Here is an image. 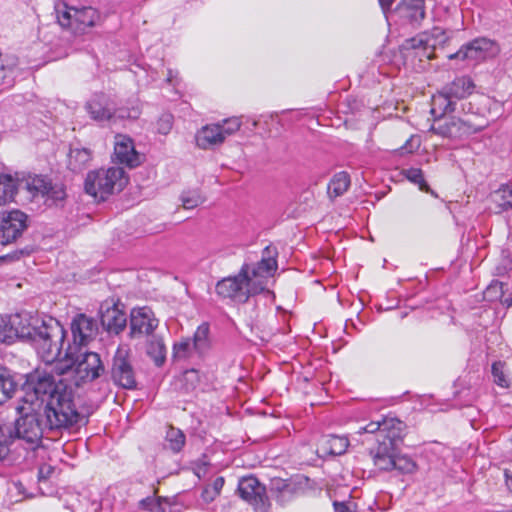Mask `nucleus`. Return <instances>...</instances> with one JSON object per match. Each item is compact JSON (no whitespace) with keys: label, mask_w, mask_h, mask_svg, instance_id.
<instances>
[{"label":"nucleus","mask_w":512,"mask_h":512,"mask_svg":"<svg viewBox=\"0 0 512 512\" xmlns=\"http://www.w3.org/2000/svg\"><path fill=\"white\" fill-rule=\"evenodd\" d=\"M22 402L43 409L51 429L68 428L78 424L83 417L78 413L73 390L66 376L55 370H36L27 380Z\"/></svg>","instance_id":"f257e3e1"},{"label":"nucleus","mask_w":512,"mask_h":512,"mask_svg":"<svg viewBox=\"0 0 512 512\" xmlns=\"http://www.w3.org/2000/svg\"><path fill=\"white\" fill-rule=\"evenodd\" d=\"M65 356V361L55 364V370L58 375L66 376L71 386L79 387L92 382L105 371L100 356L95 352H82L80 348L76 353L75 348L70 345Z\"/></svg>","instance_id":"f03ea898"},{"label":"nucleus","mask_w":512,"mask_h":512,"mask_svg":"<svg viewBox=\"0 0 512 512\" xmlns=\"http://www.w3.org/2000/svg\"><path fill=\"white\" fill-rule=\"evenodd\" d=\"M128 183V177L121 167L98 169L87 174L84 188L87 194L98 201L121 192Z\"/></svg>","instance_id":"7ed1b4c3"},{"label":"nucleus","mask_w":512,"mask_h":512,"mask_svg":"<svg viewBox=\"0 0 512 512\" xmlns=\"http://www.w3.org/2000/svg\"><path fill=\"white\" fill-rule=\"evenodd\" d=\"M32 343L43 362L52 364L61 354L65 339L63 326L54 318L41 320Z\"/></svg>","instance_id":"20e7f679"},{"label":"nucleus","mask_w":512,"mask_h":512,"mask_svg":"<svg viewBox=\"0 0 512 512\" xmlns=\"http://www.w3.org/2000/svg\"><path fill=\"white\" fill-rule=\"evenodd\" d=\"M215 289L220 297L245 303L250 296L264 291V283L259 279L253 280L250 276V266L244 264L237 275L218 281Z\"/></svg>","instance_id":"39448f33"},{"label":"nucleus","mask_w":512,"mask_h":512,"mask_svg":"<svg viewBox=\"0 0 512 512\" xmlns=\"http://www.w3.org/2000/svg\"><path fill=\"white\" fill-rule=\"evenodd\" d=\"M16 411L21 415L15 422V437L25 441L32 447L38 446L43 437L44 429L47 427V418L43 409L30 404H19Z\"/></svg>","instance_id":"423d86ee"},{"label":"nucleus","mask_w":512,"mask_h":512,"mask_svg":"<svg viewBox=\"0 0 512 512\" xmlns=\"http://www.w3.org/2000/svg\"><path fill=\"white\" fill-rule=\"evenodd\" d=\"M99 18V13L92 7H65L64 10H57L58 23L75 35L83 34L95 26Z\"/></svg>","instance_id":"0eeeda50"},{"label":"nucleus","mask_w":512,"mask_h":512,"mask_svg":"<svg viewBox=\"0 0 512 512\" xmlns=\"http://www.w3.org/2000/svg\"><path fill=\"white\" fill-rule=\"evenodd\" d=\"M113 383L124 389H135L137 386L136 372L130 358V348L121 345L116 350L110 369Z\"/></svg>","instance_id":"6e6552de"},{"label":"nucleus","mask_w":512,"mask_h":512,"mask_svg":"<svg viewBox=\"0 0 512 512\" xmlns=\"http://www.w3.org/2000/svg\"><path fill=\"white\" fill-rule=\"evenodd\" d=\"M482 128L472 124L468 119L446 116L434 119L431 131L441 137L456 140L479 132Z\"/></svg>","instance_id":"1a4fd4ad"},{"label":"nucleus","mask_w":512,"mask_h":512,"mask_svg":"<svg viewBox=\"0 0 512 512\" xmlns=\"http://www.w3.org/2000/svg\"><path fill=\"white\" fill-rule=\"evenodd\" d=\"M499 52V45L495 41L482 37L463 45L456 53L450 54L448 58L451 60L483 61L497 56Z\"/></svg>","instance_id":"9d476101"},{"label":"nucleus","mask_w":512,"mask_h":512,"mask_svg":"<svg viewBox=\"0 0 512 512\" xmlns=\"http://www.w3.org/2000/svg\"><path fill=\"white\" fill-rule=\"evenodd\" d=\"M238 493L243 500L254 507L256 512H267L269 503L266 488L256 477L241 478L238 483Z\"/></svg>","instance_id":"9b49d317"},{"label":"nucleus","mask_w":512,"mask_h":512,"mask_svg":"<svg viewBox=\"0 0 512 512\" xmlns=\"http://www.w3.org/2000/svg\"><path fill=\"white\" fill-rule=\"evenodd\" d=\"M28 216L20 210L3 214L0 225V243L7 245L19 238L28 227Z\"/></svg>","instance_id":"f8f14e48"},{"label":"nucleus","mask_w":512,"mask_h":512,"mask_svg":"<svg viewBox=\"0 0 512 512\" xmlns=\"http://www.w3.org/2000/svg\"><path fill=\"white\" fill-rule=\"evenodd\" d=\"M402 438H377V446L370 450L374 465L383 471L393 468V461L398 453V444Z\"/></svg>","instance_id":"ddd939ff"},{"label":"nucleus","mask_w":512,"mask_h":512,"mask_svg":"<svg viewBox=\"0 0 512 512\" xmlns=\"http://www.w3.org/2000/svg\"><path fill=\"white\" fill-rule=\"evenodd\" d=\"M159 321L155 318L153 311L148 307L133 309L130 318V336L138 338L154 335Z\"/></svg>","instance_id":"4468645a"},{"label":"nucleus","mask_w":512,"mask_h":512,"mask_svg":"<svg viewBox=\"0 0 512 512\" xmlns=\"http://www.w3.org/2000/svg\"><path fill=\"white\" fill-rule=\"evenodd\" d=\"M90 118L98 123L111 122L115 113V103L105 94H95L85 104Z\"/></svg>","instance_id":"2eb2a0df"},{"label":"nucleus","mask_w":512,"mask_h":512,"mask_svg":"<svg viewBox=\"0 0 512 512\" xmlns=\"http://www.w3.org/2000/svg\"><path fill=\"white\" fill-rule=\"evenodd\" d=\"M404 423L396 418H384L382 421H372L361 428L358 434H376L377 438H402Z\"/></svg>","instance_id":"dca6fc26"},{"label":"nucleus","mask_w":512,"mask_h":512,"mask_svg":"<svg viewBox=\"0 0 512 512\" xmlns=\"http://www.w3.org/2000/svg\"><path fill=\"white\" fill-rule=\"evenodd\" d=\"M71 332L73 337L72 347L80 348L87 345L94 338L97 332V323L84 314H78L71 322Z\"/></svg>","instance_id":"f3484780"},{"label":"nucleus","mask_w":512,"mask_h":512,"mask_svg":"<svg viewBox=\"0 0 512 512\" xmlns=\"http://www.w3.org/2000/svg\"><path fill=\"white\" fill-rule=\"evenodd\" d=\"M114 158L120 164L130 168L138 166L141 162L140 155L135 150L132 139L122 134L115 136Z\"/></svg>","instance_id":"a211bd4d"},{"label":"nucleus","mask_w":512,"mask_h":512,"mask_svg":"<svg viewBox=\"0 0 512 512\" xmlns=\"http://www.w3.org/2000/svg\"><path fill=\"white\" fill-rule=\"evenodd\" d=\"M101 324L109 332L119 334L127 324L126 314L116 305L101 306Z\"/></svg>","instance_id":"6ab92c4d"},{"label":"nucleus","mask_w":512,"mask_h":512,"mask_svg":"<svg viewBox=\"0 0 512 512\" xmlns=\"http://www.w3.org/2000/svg\"><path fill=\"white\" fill-rule=\"evenodd\" d=\"M396 14L404 22L418 25L425 17L424 0H403L398 4Z\"/></svg>","instance_id":"aec40b11"},{"label":"nucleus","mask_w":512,"mask_h":512,"mask_svg":"<svg viewBox=\"0 0 512 512\" xmlns=\"http://www.w3.org/2000/svg\"><path fill=\"white\" fill-rule=\"evenodd\" d=\"M196 144L201 149H212L225 141V134L221 132V124H211L202 127L195 136Z\"/></svg>","instance_id":"412c9836"},{"label":"nucleus","mask_w":512,"mask_h":512,"mask_svg":"<svg viewBox=\"0 0 512 512\" xmlns=\"http://www.w3.org/2000/svg\"><path fill=\"white\" fill-rule=\"evenodd\" d=\"M277 268V262L269 246L263 251L262 259L257 263L256 266L250 268V276L253 280H262L264 283V289L266 288L267 278Z\"/></svg>","instance_id":"4be33fe9"},{"label":"nucleus","mask_w":512,"mask_h":512,"mask_svg":"<svg viewBox=\"0 0 512 512\" xmlns=\"http://www.w3.org/2000/svg\"><path fill=\"white\" fill-rule=\"evenodd\" d=\"M18 185L20 191H26L31 198L44 197L50 188V181L40 175H28L19 178Z\"/></svg>","instance_id":"5701e85b"},{"label":"nucleus","mask_w":512,"mask_h":512,"mask_svg":"<svg viewBox=\"0 0 512 512\" xmlns=\"http://www.w3.org/2000/svg\"><path fill=\"white\" fill-rule=\"evenodd\" d=\"M349 440L342 436H325L317 446V453L321 457L342 455L347 450Z\"/></svg>","instance_id":"b1692460"},{"label":"nucleus","mask_w":512,"mask_h":512,"mask_svg":"<svg viewBox=\"0 0 512 512\" xmlns=\"http://www.w3.org/2000/svg\"><path fill=\"white\" fill-rule=\"evenodd\" d=\"M443 89L445 90V95L451 97L456 103L457 100L470 96L474 92L475 84L470 77L462 76L445 85Z\"/></svg>","instance_id":"393cba45"},{"label":"nucleus","mask_w":512,"mask_h":512,"mask_svg":"<svg viewBox=\"0 0 512 512\" xmlns=\"http://www.w3.org/2000/svg\"><path fill=\"white\" fill-rule=\"evenodd\" d=\"M402 47L406 51L417 50V56L430 59L435 49V41L429 38L427 32H423L413 38L405 40Z\"/></svg>","instance_id":"a878e982"},{"label":"nucleus","mask_w":512,"mask_h":512,"mask_svg":"<svg viewBox=\"0 0 512 512\" xmlns=\"http://www.w3.org/2000/svg\"><path fill=\"white\" fill-rule=\"evenodd\" d=\"M40 322L38 319L34 320L33 323L26 316L20 314L11 315V327L13 333L16 334V339H29L32 341L33 336L36 334V328L39 327Z\"/></svg>","instance_id":"bb28decb"},{"label":"nucleus","mask_w":512,"mask_h":512,"mask_svg":"<svg viewBox=\"0 0 512 512\" xmlns=\"http://www.w3.org/2000/svg\"><path fill=\"white\" fill-rule=\"evenodd\" d=\"M19 177L8 174L0 175V206L15 201L19 189Z\"/></svg>","instance_id":"cd10ccee"},{"label":"nucleus","mask_w":512,"mask_h":512,"mask_svg":"<svg viewBox=\"0 0 512 512\" xmlns=\"http://www.w3.org/2000/svg\"><path fill=\"white\" fill-rule=\"evenodd\" d=\"M92 160V151L88 148H71L68 154V168L73 172H81Z\"/></svg>","instance_id":"c85d7f7f"},{"label":"nucleus","mask_w":512,"mask_h":512,"mask_svg":"<svg viewBox=\"0 0 512 512\" xmlns=\"http://www.w3.org/2000/svg\"><path fill=\"white\" fill-rule=\"evenodd\" d=\"M146 354L156 366H162L166 360V347L163 339L157 335L149 336L146 344Z\"/></svg>","instance_id":"c756f323"},{"label":"nucleus","mask_w":512,"mask_h":512,"mask_svg":"<svg viewBox=\"0 0 512 512\" xmlns=\"http://www.w3.org/2000/svg\"><path fill=\"white\" fill-rule=\"evenodd\" d=\"M455 110V102L451 97L445 95V90L442 88L432 98L431 114L434 119L439 117H445L444 114L447 112H453Z\"/></svg>","instance_id":"7c9ffc66"},{"label":"nucleus","mask_w":512,"mask_h":512,"mask_svg":"<svg viewBox=\"0 0 512 512\" xmlns=\"http://www.w3.org/2000/svg\"><path fill=\"white\" fill-rule=\"evenodd\" d=\"M492 199L499 208L497 212L512 209V182L502 184L492 193Z\"/></svg>","instance_id":"2f4dec72"},{"label":"nucleus","mask_w":512,"mask_h":512,"mask_svg":"<svg viewBox=\"0 0 512 512\" xmlns=\"http://www.w3.org/2000/svg\"><path fill=\"white\" fill-rule=\"evenodd\" d=\"M17 389V383L12 373L5 367L0 366V403L11 398Z\"/></svg>","instance_id":"473e14b6"},{"label":"nucleus","mask_w":512,"mask_h":512,"mask_svg":"<svg viewBox=\"0 0 512 512\" xmlns=\"http://www.w3.org/2000/svg\"><path fill=\"white\" fill-rule=\"evenodd\" d=\"M350 186V177L346 172H339L334 175L328 185V194L330 197L343 195Z\"/></svg>","instance_id":"72a5a7b5"},{"label":"nucleus","mask_w":512,"mask_h":512,"mask_svg":"<svg viewBox=\"0 0 512 512\" xmlns=\"http://www.w3.org/2000/svg\"><path fill=\"white\" fill-rule=\"evenodd\" d=\"M185 440V434L180 429L170 426L165 436V448L178 453L183 448Z\"/></svg>","instance_id":"f704fd0d"},{"label":"nucleus","mask_w":512,"mask_h":512,"mask_svg":"<svg viewBox=\"0 0 512 512\" xmlns=\"http://www.w3.org/2000/svg\"><path fill=\"white\" fill-rule=\"evenodd\" d=\"M193 347L195 351L202 353L209 347V324L204 322L198 326L193 335Z\"/></svg>","instance_id":"c9c22d12"},{"label":"nucleus","mask_w":512,"mask_h":512,"mask_svg":"<svg viewBox=\"0 0 512 512\" xmlns=\"http://www.w3.org/2000/svg\"><path fill=\"white\" fill-rule=\"evenodd\" d=\"M224 483V477L219 476L210 486L205 487L201 494L203 501L206 503H211L214 501L220 495Z\"/></svg>","instance_id":"e433bc0d"},{"label":"nucleus","mask_w":512,"mask_h":512,"mask_svg":"<svg viewBox=\"0 0 512 512\" xmlns=\"http://www.w3.org/2000/svg\"><path fill=\"white\" fill-rule=\"evenodd\" d=\"M141 114V109L138 105H132L131 107H116L113 115L112 123H116L125 119H137Z\"/></svg>","instance_id":"4c0bfd02"},{"label":"nucleus","mask_w":512,"mask_h":512,"mask_svg":"<svg viewBox=\"0 0 512 512\" xmlns=\"http://www.w3.org/2000/svg\"><path fill=\"white\" fill-rule=\"evenodd\" d=\"M194 350L195 348L193 347L192 340L190 338H185L174 344L173 357L178 360L186 359L191 356Z\"/></svg>","instance_id":"58836bf2"},{"label":"nucleus","mask_w":512,"mask_h":512,"mask_svg":"<svg viewBox=\"0 0 512 512\" xmlns=\"http://www.w3.org/2000/svg\"><path fill=\"white\" fill-rule=\"evenodd\" d=\"M393 461V469L398 470L403 474H410L416 470V463L405 455L396 454Z\"/></svg>","instance_id":"ea45409f"},{"label":"nucleus","mask_w":512,"mask_h":512,"mask_svg":"<svg viewBox=\"0 0 512 512\" xmlns=\"http://www.w3.org/2000/svg\"><path fill=\"white\" fill-rule=\"evenodd\" d=\"M11 316H0V342L12 343L16 339L11 327Z\"/></svg>","instance_id":"a19ab883"},{"label":"nucleus","mask_w":512,"mask_h":512,"mask_svg":"<svg viewBox=\"0 0 512 512\" xmlns=\"http://www.w3.org/2000/svg\"><path fill=\"white\" fill-rule=\"evenodd\" d=\"M402 174L412 183L419 186V189L425 192L429 191V187L425 182L423 172L419 168H409L403 170Z\"/></svg>","instance_id":"79ce46f5"},{"label":"nucleus","mask_w":512,"mask_h":512,"mask_svg":"<svg viewBox=\"0 0 512 512\" xmlns=\"http://www.w3.org/2000/svg\"><path fill=\"white\" fill-rule=\"evenodd\" d=\"M181 201L185 209H193L204 202V197L199 190L185 191L181 195Z\"/></svg>","instance_id":"37998d69"},{"label":"nucleus","mask_w":512,"mask_h":512,"mask_svg":"<svg viewBox=\"0 0 512 512\" xmlns=\"http://www.w3.org/2000/svg\"><path fill=\"white\" fill-rule=\"evenodd\" d=\"M492 375L494 378V382L500 387L506 388L509 386V380L507 379L504 373V363L500 361L494 362L492 364Z\"/></svg>","instance_id":"c03bdc74"},{"label":"nucleus","mask_w":512,"mask_h":512,"mask_svg":"<svg viewBox=\"0 0 512 512\" xmlns=\"http://www.w3.org/2000/svg\"><path fill=\"white\" fill-rule=\"evenodd\" d=\"M12 439L13 435L9 427L0 431V459L7 456Z\"/></svg>","instance_id":"a18cd8bd"},{"label":"nucleus","mask_w":512,"mask_h":512,"mask_svg":"<svg viewBox=\"0 0 512 512\" xmlns=\"http://www.w3.org/2000/svg\"><path fill=\"white\" fill-rule=\"evenodd\" d=\"M221 124V132L225 134V138L237 132L241 127V121L234 117L225 119Z\"/></svg>","instance_id":"49530a36"},{"label":"nucleus","mask_w":512,"mask_h":512,"mask_svg":"<svg viewBox=\"0 0 512 512\" xmlns=\"http://www.w3.org/2000/svg\"><path fill=\"white\" fill-rule=\"evenodd\" d=\"M173 116L171 114H162L157 121V131L162 135H167L172 129Z\"/></svg>","instance_id":"de8ad7c7"},{"label":"nucleus","mask_w":512,"mask_h":512,"mask_svg":"<svg viewBox=\"0 0 512 512\" xmlns=\"http://www.w3.org/2000/svg\"><path fill=\"white\" fill-rule=\"evenodd\" d=\"M66 196L64 186L62 184L53 185L50 182V188L48 189L47 194L44 197L47 199H51L55 202L62 201Z\"/></svg>","instance_id":"09e8293b"},{"label":"nucleus","mask_w":512,"mask_h":512,"mask_svg":"<svg viewBox=\"0 0 512 512\" xmlns=\"http://www.w3.org/2000/svg\"><path fill=\"white\" fill-rule=\"evenodd\" d=\"M161 501L162 498L154 499L152 497H147L142 499L139 503L140 507L150 512H160L161 509Z\"/></svg>","instance_id":"8fccbe9b"},{"label":"nucleus","mask_w":512,"mask_h":512,"mask_svg":"<svg viewBox=\"0 0 512 512\" xmlns=\"http://www.w3.org/2000/svg\"><path fill=\"white\" fill-rule=\"evenodd\" d=\"M427 33L429 35V38L435 41V48L438 45L443 44L447 39L444 30L440 27H434L430 32Z\"/></svg>","instance_id":"3c124183"},{"label":"nucleus","mask_w":512,"mask_h":512,"mask_svg":"<svg viewBox=\"0 0 512 512\" xmlns=\"http://www.w3.org/2000/svg\"><path fill=\"white\" fill-rule=\"evenodd\" d=\"M420 146V141L417 137L411 136L403 146H401V154L412 153L417 150Z\"/></svg>","instance_id":"603ef678"},{"label":"nucleus","mask_w":512,"mask_h":512,"mask_svg":"<svg viewBox=\"0 0 512 512\" xmlns=\"http://www.w3.org/2000/svg\"><path fill=\"white\" fill-rule=\"evenodd\" d=\"M351 505L350 502H339L334 501L333 506L336 512H350L351 511Z\"/></svg>","instance_id":"864d4df0"},{"label":"nucleus","mask_w":512,"mask_h":512,"mask_svg":"<svg viewBox=\"0 0 512 512\" xmlns=\"http://www.w3.org/2000/svg\"><path fill=\"white\" fill-rule=\"evenodd\" d=\"M502 288H503V283L502 282H494L492 283L486 290V295L487 296H492V294L495 292H500V294L502 295Z\"/></svg>","instance_id":"5fc2aeb1"},{"label":"nucleus","mask_w":512,"mask_h":512,"mask_svg":"<svg viewBox=\"0 0 512 512\" xmlns=\"http://www.w3.org/2000/svg\"><path fill=\"white\" fill-rule=\"evenodd\" d=\"M23 254H24L23 250L15 251L12 254H7L5 256L0 257V260H6V259L16 260V259H19Z\"/></svg>","instance_id":"6e6d98bb"},{"label":"nucleus","mask_w":512,"mask_h":512,"mask_svg":"<svg viewBox=\"0 0 512 512\" xmlns=\"http://www.w3.org/2000/svg\"><path fill=\"white\" fill-rule=\"evenodd\" d=\"M395 0H379L383 10L389 9Z\"/></svg>","instance_id":"4d7b16f0"},{"label":"nucleus","mask_w":512,"mask_h":512,"mask_svg":"<svg viewBox=\"0 0 512 512\" xmlns=\"http://www.w3.org/2000/svg\"><path fill=\"white\" fill-rule=\"evenodd\" d=\"M506 484L508 489L512 492V475H509L507 472L505 473Z\"/></svg>","instance_id":"13d9d810"},{"label":"nucleus","mask_w":512,"mask_h":512,"mask_svg":"<svg viewBox=\"0 0 512 512\" xmlns=\"http://www.w3.org/2000/svg\"><path fill=\"white\" fill-rule=\"evenodd\" d=\"M5 428H7V427L0 424V431L5 429Z\"/></svg>","instance_id":"bf43d9fd"},{"label":"nucleus","mask_w":512,"mask_h":512,"mask_svg":"<svg viewBox=\"0 0 512 512\" xmlns=\"http://www.w3.org/2000/svg\"><path fill=\"white\" fill-rule=\"evenodd\" d=\"M505 302H508V305H511L512 304V300L511 301H508L507 299L505 300Z\"/></svg>","instance_id":"052dcab7"}]
</instances>
